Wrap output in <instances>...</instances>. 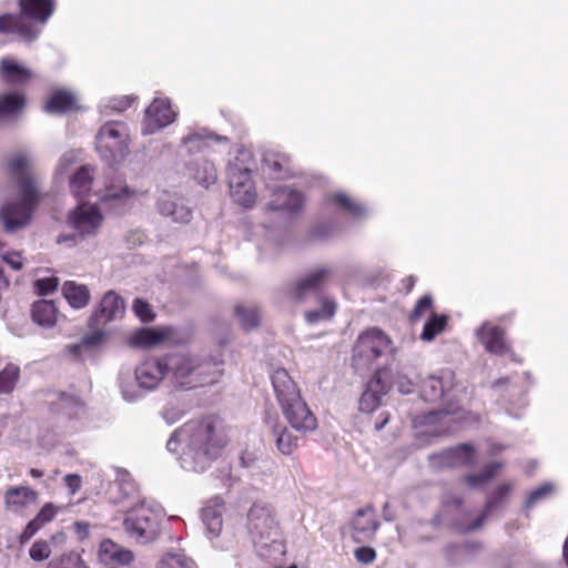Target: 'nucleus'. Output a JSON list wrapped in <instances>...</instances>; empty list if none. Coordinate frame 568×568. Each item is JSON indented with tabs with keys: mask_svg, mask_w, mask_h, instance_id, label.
Listing matches in <instances>:
<instances>
[{
	"mask_svg": "<svg viewBox=\"0 0 568 568\" xmlns=\"http://www.w3.org/2000/svg\"><path fill=\"white\" fill-rule=\"evenodd\" d=\"M222 420L207 416L191 420L175 430L166 443L168 450L178 453L182 468L187 471H204L226 445Z\"/></svg>",
	"mask_w": 568,
	"mask_h": 568,
	"instance_id": "1",
	"label": "nucleus"
},
{
	"mask_svg": "<svg viewBox=\"0 0 568 568\" xmlns=\"http://www.w3.org/2000/svg\"><path fill=\"white\" fill-rule=\"evenodd\" d=\"M32 162V158L23 152L16 153L8 160V170L18 181L19 197L7 201L0 210V219L7 232L13 233L28 226L41 201L42 195L31 174Z\"/></svg>",
	"mask_w": 568,
	"mask_h": 568,
	"instance_id": "2",
	"label": "nucleus"
},
{
	"mask_svg": "<svg viewBox=\"0 0 568 568\" xmlns=\"http://www.w3.org/2000/svg\"><path fill=\"white\" fill-rule=\"evenodd\" d=\"M168 376L176 387L193 388L219 381L223 373L221 355L202 356L178 352L164 355Z\"/></svg>",
	"mask_w": 568,
	"mask_h": 568,
	"instance_id": "3",
	"label": "nucleus"
},
{
	"mask_svg": "<svg viewBox=\"0 0 568 568\" xmlns=\"http://www.w3.org/2000/svg\"><path fill=\"white\" fill-rule=\"evenodd\" d=\"M271 378L282 413L291 427L301 434L315 430L317 419L301 397L288 373L278 368L273 372Z\"/></svg>",
	"mask_w": 568,
	"mask_h": 568,
	"instance_id": "4",
	"label": "nucleus"
},
{
	"mask_svg": "<svg viewBox=\"0 0 568 568\" xmlns=\"http://www.w3.org/2000/svg\"><path fill=\"white\" fill-rule=\"evenodd\" d=\"M168 376L164 356L150 357L140 363L134 371L122 367L118 382L122 397L126 402H135L149 392L159 387Z\"/></svg>",
	"mask_w": 568,
	"mask_h": 568,
	"instance_id": "5",
	"label": "nucleus"
},
{
	"mask_svg": "<svg viewBox=\"0 0 568 568\" xmlns=\"http://www.w3.org/2000/svg\"><path fill=\"white\" fill-rule=\"evenodd\" d=\"M255 166L252 153L245 149L237 150L236 155L227 165L230 196L236 204L245 209L252 207L257 199L252 179Z\"/></svg>",
	"mask_w": 568,
	"mask_h": 568,
	"instance_id": "6",
	"label": "nucleus"
},
{
	"mask_svg": "<svg viewBox=\"0 0 568 568\" xmlns=\"http://www.w3.org/2000/svg\"><path fill=\"white\" fill-rule=\"evenodd\" d=\"M247 531L261 556H267L265 550L272 547L281 551L280 531L268 508L253 505L247 514Z\"/></svg>",
	"mask_w": 568,
	"mask_h": 568,
	"instance_id": "7",
	"label": "nucleus"
},
{
	"mask_svg": "<svg viewBox=\"0 0 568 568\" xmlns=\"http://www.w3.org/2000/svg\"><path fill=\"white\" fill-rule=\"evenodd\" d=\"M103 221V214L97 204L81 203L68 214V224L74 233L58 236L57 243L74 245L80 240L93 237L99 233Z\"/></svg>",
	"mask_w": 568,
	"mask_h": 568,
	"instance_id": "8",
	"label": "nucleus"
},
{
	"mask_svg": "<svg viewBox=\"0 0 568 568\" xmlns=\"http://www.w3.org/2000/svg\"><path fill=\"white\" fill-rule=\"evenodd\" d=\"M392 352V341L378 328L362 333L353 348V366L357 369L372 368L381 356Z\"/></svg>",
	"mask_w": 568,
	"mask_h": 568,
	"instance_id": "9",
	"label": "nucleus"
},
{
	"mask_svg": "<svg viewBox=\"0 0 568 568\" xmlns=\"http://www.w3.org/2000/svg\"><path fill=\"white\" fill-rule=\"evenodd\" d=\"M97 151L105 162L123 160L129 151V130L123 122H108L97 134Z\"/></svg>",
	"mask_w": 568,
	"mask_h": 568,
	"instance_id": "10",
	"label": "nucleus"
},
{
	"mask_svg": "<svg viewBox=\"0 0 568 568\" xmlns=\"http://www.w3.org/2000/svg\"><path fill=\"white\" fill-rule=\"evenodd\" d=\"M161 509L146 505L144 501L131 509L124 519V529L140 542L153 540L158 532Z\"/></svg>",
	"mask_w": 568,
	"mask_h": 568,
	"instance_id": "11",
	"label": "nucleus"
},
{
	"mask_svg": "<svg viewBox=\"0 0 568 568\" xmlns=\"http://www.w3.org/2000/svg\"><path fill=\"white\" fill-rule=\"evenodd\" d=\"M459 420L458 409H444L418 416L414 424L419 428L417 436L439 437L458 429Z\"/></svg>",
	"mask_w": 568,
	"mask_h": 568,
	"instance_id": "12",
	"label": "nucleus"
},
{
	"mask_svg": "<svg viewBox=\"0 0 568 568\" xmlns=\"http://www.w3.org/2000/svg\"><path fill=\"white\" fill-rule=\"evenodd\" d=\"M156 212L171 223L189 224L193 219V210L178 194L162 193L155 202Z\"/></svg>",
	"mask_w": 568,
	"mask_h": 568,
	"instance_id": "13",
	"label": "nucleus"
},
{
	"mask_svg": "<svg viewBox=\"0 0 568 568\" xmlns=\"http://www.w3.org/2000/svg\"><path fill=\"white\" fill-rule=\"evenodd\" d=\"M175 118L176 112L172 110L171 102L168 99L155 98L144 112L142 133L153 134L174 122Z\"/></svg>",
	"mask_w": 568,
	"mask_h": 568,
	"instance_id": "14",
	"label": "nucleus"
},
{
	"mask_svg": "<svg viewBox=\"0 0 568 568\" xmlns=\"http://www.w3.org/2000/svg\"><path fill=\"white\" fill-rule=\"evenodd\" d=\"M390 388V379L386 369H377L368 381L364 393L359 398V409L363 413H373L382 405L383 397Z\"/></svg>",
	"mask_w": 568,
	"mask_h": 568,
	"instance_id": "15",
	"label": "nucleus"
},
{
	"mask_svg": "<svg viewBox=\"0 0 568 568\" xmlns=\"http://www.w3.org/2000/svg\"><path fill=\"white\" fill-rule=\"evenodd\" d=\"M38 498V491L29 486H10L3 494V507L8 513L22 515Z\"/></svg>",
	"mask_w": 568,
	"mask_h": 568,
	"instance_id": "16",
	"label": "nucleus"
},
{
	"mask_svg": "<svg viewBox=\"0 0 568 568\" xmlns=\"http://www.w3.org/2000/svg\"><path fill=\"white\" fill-rule=\"evenodd\" d=\"M124 312L123 298L114 291H109L103 295L99 307L92 314L91 323L94 326L105 325L109 322L122 318Z\"/></svg>",
	"mask_w": 568,
	"mask_h": 568,
	"instance_id": "17",
	"label": "nucleus"
},
{
	"mask_svg": "<svg viewBox=\"0 0 568 568\" xmlns=\"http://www.w3.org/2000/svg\"><path fill=\"white\" fill-rule=\"evenodd\" d=\"M174 334L171 326L140 328L130 336L129 343L133 347L151 348L174 342Z\"/></svg>",
	"mask_w": 568,
	"mask_h": 568,
	"instance_id": "18",
	"label": "nucleus"
},
{
	"mask_svg": "<svg viewBox=\"0 0 568 568\" xmlns=\"http://www.w3.org/2000/svg\"><path fill=\"white\" fill-rule=\"evenodd\" d=\"M379 527L376 511L366 506L356 511L352 520V536L356 542L369 541Z\"/></svg>",
	"mask_w": 568,
	"mask_h": 568,
	"instance_id": "19",
	"label": "nucleus"
},
{
	"mask_svg": "<svg viewBox=\"0 0 568 568\" xmlns=\"http://www.w3.org/2000/svg\"><path fill=\"white\" fill-rule=\"evenodd\" d=\"M138 194L136 190L130 189L125 183L112 184L105 189L101 201L108 209L120 214L132 205Z\"/></svg>",
	"mask_w": 568,
	"mask_h": 568,
	"instance_id": "20",
	"label": "nucleus"
},
{
	"mask_svg": "<svg viewBox=\"0 0 568 568\" xmlns=\"http://www.w3.org/2000/svg\"><path fill=\"white\" fill-rule=\"evenodd\" d=\"M331 274L332 268L328 266H321L311 271L296 282L292 291L293 298L303 301L307 295L316 293L326 283Z\"/></svg>",
	"mask_w": 568,
	"mask_h": 568,
	"instance_id": "21",
	"label": "nucleus"
},
{
	"mask_svg": "<svg viewBox=\"0 0 568 568\" xmlns=\"http://www.w3.org/2000/svg\"><path fill=\"white\" fill-rule=\"evenodd\" d=\"M303 205L304 196L301 192L287 186H282L274 192L273 199L265 205V211H287L295 213L301 211Z\"/></svg>",
	"mask_w": 568,
	"mask_h": 568,
	"instance_id": "22",
	"label": "nucleus"
},
{
	"mask_svg": "<svg viewBox=\"0 0 568 568\" xmlns=\"http://www.w3.org/2000/svg\"><path fill=\"white\" fill-rule=\"evenodd\" d=\"M98 557L99 560L105 565H129L134 559V555L131 550L118 545L111 539H104L100 542Z\"/></svg>",
	"mask_w": 568,
	"mask_h": 568,
	"instance_id": "23",
	"label": "nucleus"
},
{
	"mask_svg": "<svg viewBox=\"0 0 568 568\" xmlns=\"http://www.w3.org/2000/svg\"><path fill=\"white\" fill-rule=\"evenodd\" d=\"M0 32L16 33L23 40L31 41L39 36L40 29L26 22L21 17L4 14L0 16Z\"/></svg>",
	"mask_w": 568,
	"mask_h": 568,
	"instance_id": "24",
	"label": "nucleus"
},
{
	"mask_svg": "<svg viewBox=\"0 0 568 568\" xmlns=\"http://www.w3.org/2000/svg\"><path fill=\"white\" fill-rule=\"evenodd\" d=\"M0 75L4 83L9 85H19L27 83L32 78V71L18 63L12 58H3L0 61Z\"/></svg>",
	"mask_w": 568,
	"mask_h": 568,
	"instance_id": "25",
	"label": "nucleus"
},
{
	"mask_svg": "<svg viewBox=\"0 0 568 568\" xmlns=\"http://www.w3.org/2000/svg\"><path fill=\"white\" fill-rule=\"evenodd\" d=\"M23 17L44 24L55 10V0H20Z\"/></svg>",
	"mask_w": 568,
	"mask_h": 568,
	"instance_id": "26",
	"label": "nucleus"
},
{
	"mask_svg": "<svg viewBox=\"0 0 568 568\" xmlns=\"http://www.w3.org/2000/svg\"><path fill=\"white\" fill-rule=\"evenodd\" d=\"M511 488L513 486L509 483H504L496 487L487 498L483 514L474 523L469 524L466 527L464 526V532L473 531L480 528L487 515L490 514L496 507L501 505L508 498Z\"/></svg>",
	"mask_w": 568,
	"mask_h": 568,
	"instance_id": "27",
	"label": "nucleus"
},
{
	"mask_svg": "<svg viewBox=\"0 0 568 568\" xmlns=\"http://www.w3.org/2000/svg\"><path fill=\"white\" fill-rule=\"evenodd\" d=\"M223 501L221 498L210 500L202 509V521L211 538L217 537L223 525Z\"/></svg>",
	"mask_w": 568,
	"mask_h": 568,
	"instance_id": "28",
	"label": "nucleus"
},
{
	"mask_svg": "<svg viewBox=\"0 0 568 568\" xmlns=\"http://www.w3.org/2000/svg\"><path fill=\"white\" fill-rule=\"evenodd\" d=\"M462 517V499L458 494L447 493L444 495L438 521L443 525L455 526Z\"/></svg>",
	"mask_w": 568,
	"mask_h": 568,
	"instance_id": "29",
	"label": "nucleus"
},
{
	"mask_svg": "<svg viewBox=\"0 0 568 568\" xmlns=\"http://www.w3.org/2000/svg\"><path fill=\"white\" fill-rule=\"evenodd\" d=\"M62 295L72 308H84L91 298L90 290L84 284L67 281L62 285Z\"/></svg>",
	"mask_w": 568,
	"mask_h": 568,
	"instance_id": "30",
	"label": "nucleus"
},
{
	"mask_svg": "<svg viewBox=\"0 0 568 568\" xmlns=\"http://www.w3.org/2000/svg\"><path fill=\"white\" fill-rule=\"evenodd\" d=\"M430 467L435 470H446L457 467L462 463V445L446 448L442 452L429 455Z\"/></svg>",
	"mask_w": 568,
	"mask_h": 568,
	"instance_id": "31",
	"label": "nucleus"
},
{
	"mask_svg": "<svg viewBox=\"0 0 568 568\" xmlns=\"http://www.w3.org/2000/svg\"><path fill=\"white\" fill-rule=\"evenodd\" d=\"M57 514L58 508L52 503L44 504L37 516L26 526L20 537L21 542L32 538L44 525L53 520Z\"/></svg>",
	"mask_w": 568,
	"mask_h": 568,
	"instance_id": "32",
	"label": "nucleus"
},
{
	"mask_svg": "<svg viewBox=\"0 0 568 568\" xmlns=\"http://www.w3.org/2000/svg\"><path fill=\"white\" fill-rule=\"evenodd\" d=\"M31 317L43 327H52L58 320V308L52 301L40 300L32 304Z\"/></svg>",
	"mask_w": 568,
	"mask_h": 568,
	"instance_id": "33",
	"label": "nucleus"
},
{
	"mask_svg": "<svg viewBox=\"0 0 568 568\" xmlns=\"http://www.w3.org/2000/svg\"><path fill=\"white\" fill-rule=\"evenodd\" d=\"M481 342L490 353L503 355L508 351L504 338V331L498 326L485 328L481 333Z\"/></svg>",
	"mask_w": 568,
	"mask_h": 568,
	"instance_id": "34",
	"label": "nucleus"
},
{
	"mask_svg": "<svg viewBox=\"0 0 568 568\" xmlns=\"http://www.w3.org/2000/svg\"><path fill=\"white\" fill-rule=\"evenodd\" d=\"M24 106V97L19 92L0 95V123L18 114Z\"/></svg>",
	"mask_w": 568,
	"mask_h": 568,
	"instance_id": "35",
	"label": "nucleus"
},
{
	"mask_svg": "<svg viewBox=\"0 0 568 568\" xmlns=\"http://www.w3.org/2000/svg\"><path fill=\"white\" fill-rule=\"evenodd\" d=\"M24 106V97L19 92L0 95V123L18 114Z\"/></svg>",
	"mask_w": 568,
	"mask_h": 568,
	"instance_id": "36",
	"label": "nucleus"
},
{
	"mask_svg": "<svg viewBox=\"0 0 568 568\" xmlns=\"http://www.w3.org/2000/svg\"><path fill=\"white\" fill-rule=\"evenodd\" d=\"M77 109V98L69 91H57L44 104L49 113L67 112Z\"/></svg>",
	"mask_w": 568,
	"mask_h": 568,
	"instance_id": "37",
	"label": "nucleus"
},
{
	"mask_svg": "<svg viewBox=\"0 0 568 568\" xmlns=\"http://www.w3.org/2000/svg\"><path fill=\"white\" fill-rule=\"evenodd\" d=\"M273 435L277 449L284 455H291L298 446L300 437L292 434L285 426L274 425Z\"/></svg>",
	"mask_w": 568,
	"mask_h": 568,
	"instance_id": "38",
	"label": "nucleus"
},
{
	"mask_svg": "<svg viewBox=\"0 0 568 568\" xmlns=\"http://www.w3.org/2000/svg\"><path fill=\"white\" fill-rule=\"evenodd\" d=\"M193 178L194 180L202 186L209 187L210 185L214 184L217 179V173L214 164L203 159L201 161H197L194 163L193 166Z\"/></svg>",
	"mask_w": 568,
	"mask_h": 568,
	"instance_id": "39",
	"label": "nucleus"
},
{
	"mask_svg": "<svg viewBox=\"0 0 568 568\" xmlns=\"http://www.w3.org/2000/svg\"><path fill=\"white\" fill-rule=\"evenodd\" d=\"M93 181V169L89 165L82 166L71 179L70 187L75 196L87 194Z\"/></svg>",
	"mask_w": 568,
	"mask_h": 568,
	"instance_id": "40",
	"label": "nucleus"
},
{
	"mask_svg": "<svg viewBox=\"0 0 568 568\" xmlns=\"http://www.w3.org/2000/svg\"><path fill=\"white\" fill-rule=\"evenodd\" d=\"M235 314L244 329H252L260 324V311L253 304H239L235 307Z\"/></svg>",
	"mask_w": 568,
	"mask_h": 568,
	"instance_id": "41",
	"label": "nucleus"
},
{
	"mask_svg": "<svg viewBox=\"0 0 568 568\" xmlns=\"http://www.w3.org/2000/svg\"><path fill=\"white\" fill-rule=\"evenodd\" d=\"M447 326V316L446 315H437L432 313L430 317L424 324L420 339L424 342H432L438 336L440 333L445 331Z\"/></svg>",
	"mask_w": 568,
	"mask_h": 568,
	"instance_id": "42",
	"label": "nucleus"
},
{
	"mask_svg": "<svg viewBox=\"0 0 568 568\" xmlns=\"http://www.w3.org/2000/svg\"><path fill=\"white\" fill-rule=\"evenodd\" d=\"M332 203L335 204L341 211L354 216L362 217L367 213L366 207L363 205L355 203L351 197H348L343 192H337L332 195Z\"/></svg>",
	"mask_w": 568,
	"mask_h": 568,
	"instance_id": "43",
	"label": "nucleus"
},
{
	"mask_svg": "<svg viewBox=\"0 0 568 568\" xmlns=\"http://www.w3.org/2000/svg\"><path fill=\"white\" fill-rule=\"evenodd\" d=\"M158 568H197V566L183 552H168L161 558Z\"/></svg>",
	"mask_w": 568,
	"mask_h": 568,
	"instance_id": "44",
	"label": "nucleus"
},
{
	"mask_svg": "<svg viewBox=\"0 0 568 568\" xmlns=\"http://www.w3.org/2000/svg\"><path fill=\"white\" fill-rule=\"evenodd\" d=\"M443 378L429 376L422 384V396L427 402H435L444 395Z\"/></svg>",
	"mask_w": 568,
	"mask_h": 568,
	"instance_id": "45",
	"label": "nucleus"
},
{
	"mask_svg": "<svg viewBox=\"0 0 568 568\" xmlns=\"http://www.w3.org/2000/svg\"><path fill=\"white\" fill-rule=\"evenodd\" d=\"M47 568H89L80 554L70 551L52 559Z\"/></svg>",
	"mask_w": 568,
	"mask_h": 568,
	"instance_id": "46",
	"label": "nucleus"
},
{
	"mask_svg": "<svg viewBox=\"0 0 568 568\" xmlns=\"http://www.w3.org/2000/svg\"><path fill=\"white\" fill-rule=\"evenodd\" d=\"M335 314V303L329 300H323L320 308L308 311L305 313V320L310 324H315L321 321H327Z\"/></svg>",
	"mask_w": 568,
	"mask_h": 568,
	"instance_id": "47",
	"label": "nucleus"
},
{
	"mask_svg": "<svg viewBox=\"0 0 568 568\" xmlns=\"http://www.w3.org/2000/svg\"><path fill=\"white\" fill-rule=\"evenodd\" d=\"M501 467H503L501 463H490V464L486 465L479 474L468 475L465 478V481L469 486H474V487L483 485V484L489 481L491 478H494L496 476V474L498 473V470L501 469Z\"/></svg>",
	"mask_w": 568,
	"mask_h": 568,
	"instance_id": "48",
	"label": "nucleus"
},
{
	"mask_svg": "<svg viewBox=\"0 0 568 568\" xmlns=\"http://www.w3.org/2000/svg\"><path fill=\"white\" fill-rule=\"evenodd\" d=\"M20 369L13 364H8L0 372V394H8L13 390L18 379Z\"/></svg>",
	"mask_w": 568,
	"mask_h": 568,
	"instance_id": "49",
	"label": "nucleus"
},
{
	"mask_svg": "<svg viewBox=\"0 0 568 568\" xmlns=\"http://www.w3.org/2000/svg\"><path fill=\"white\" fill-rule=\"evenodd\" d=\"M113 486L123 494V497L130 496L135 490V485L130 474L124 469H115V480Z\"/></svg>",
	"mask_w": 568,
	"mask_h": 568,
	"instance_id": "50",
	"label": "nucleus"
},
{
	"mask_svg": "<svg viewBox=\"0 0 568 568\" xmlns=\"http://www.w3.org/2000/svg\"><path fill=\"white\" fill-rule=\"evenodd\" d=\"M264 170L276 179H282L286 175L287 170L285 169V159L284 158H273L267 156L263 160Z\"/></svg>",
	"mask_w": 568,
	"mask_h": 568,
	"instance_id": "51",
	"label": "nucleus"
},
{
	"mask_svg": "<svg viewBox=\"0 0 568 568\" xmlns=\"http://www.w3.org/2000/svg\"><path fill=\"white\" fill-rule=\"evenodd\" d=\"M132 308L140 321L144 323L151 322L154 318V313L151 305L141 298H135L133 301Z\"/></svg>",
	"mask_w": 568,
	"mask_h": 568,
	"instance_id": "52",
	"label": "nucleus"
},
{
	"mask_svg": "<svg viewBox=\"0 0 568 568\" xmlns=\"http://www.w3.org/2000/svg\"><path fill=\"white\" fill-rule=\"evenodd\" d=\"M29 555L34 561H42L50 557L51 548L45 540H37L30 548Z\"/></svg>",
	"mask_w": 568,
	"mask_h": 568,
	"instance_id": "53",
	"label": "nucleus"
},
{
	"mask_svg": "<svg viewBox=\"0 0 568 568\" xmlns=\"http://www.w3.org/2000/svg\"><path fill=\"white\" fill-rule=\"evenodd\" d=\"M432 307H433V298L430 295H424L423 297H420L415 307H414V311L412 313V321L413 322H416L418 320H420L426 313L430 312V314L433 313L432 312Z\"/></svg>",
	"mask_w": 568,
	"mask_h": 568,
	"instance_id": "54",
	"label": "nucleus"
},
{
	"mask_svg": "<svg viewBox=\"0 0 568 568\" xmlns=\"http://www.w3.org/2000/svg\"><path fill=\"white\" fill-rule=\"evenodd\" d=\"M59 285V280L57 277H44L39 278L34 283L36 291L39 295H49L53 293Z\"/></svg>",
	"mask_w": 568,
	"mask_h": 568,
	"instance_id": "55",
	"label": "nucleus"
},
{
	"mask_svg": "<svg viewBox=\"0 0 568 568\" xmlns=\"http://www.w3.org/2000/svg\"><path fill=\"white\" fill-rule=\"evenodd\" d=\"M206 136L199 132H191L182 139L184 145H191L190 150H201L205 145Z\"/></svg>",
	"mask_w": 568,
	"mask_h": 568,
	"instance_id": "56",
	"label": "nucleus"
},
{
	"mask_svg": "<svg viewBox=\"0 0 568 568\" xmlns=\"http://www.w3.org/2000/svg\"><path fill=\"white\" fill-rule=\"evenodd\" d=\"M2 260L10 265L11 268L19 271L23 266V258L19 252H8L1 255Z\"/></svg>",
	"mask_w": 568,
	"mask_h": 568,
	"instance_id": "57",
	"label": "nucleus"
},
{
	"mask_svg": "<svg viewBox=\"0 0 568 568\" xmlns=\"http://www.w3.org/2000/svg\"><path fill=\"white\" fill-rule=\"evenodd\" d=\"M132 99L130 97L114 98L110 100L105 108H109L116 112H122L131 105Z\"/></svg>",
	"mask_w": 568,
	"mask_h": 568,
	"instance_id": "58",
	"label": "nucleus"
},
{
	"mask_svg": "<svg viewBox=\"0 0 568 568\" xmlns=\"http://www.w3.org/2000/svg\"><path fill=\"white\" fill-rule=\"evenodd\" d=\"M375 556V550L371 547H361L355 551V558L362 564H371Z\"/></svg>",
	"mask_w": 568,
	"mask_h": 568,
	"instance_id": "59",
	"label": "nucleus"
},
{
	"mask_svg": "<svg viewBox=\"0 0 568 568\" xmlns=\"http://www.w3.org/2000/svg\"><path fill=\"white\" fill-rule=\"evenodd\" d=\"M445 557L450 565H456L459 560L462 549L458 544H450L445 548Z\"/></svg>",
	"mask_w": 568,
	"mask_h": 568,
	"instance_id": "60",
	"label": "nucleus"
},
{
	"mask_svg": "<svg viewBox=\"0 0 568 568\" xmlns=\"http://www.w3.org/2000/svg\"><path fill=\"white\" fill-rule=\"evenodd\" d=\"M64 483L69 488L70 493L74 495L81 487V477L77 474H69L64 477Z\"/></svg>",
	"mask_w": 568,
	"mask_h": 568,
	"instance_id": "61",
	"label": "nucleus"
},
{
	"mask_svg": "<svg viewBox=\"0 0 568 568\" xmlns=\"http://www.w3.org/2000/svg\"><path fill=\"white\" fill-rule=\"evenodd\" d=\"M396 384L402 394H410L414 390V382L402 374L398 375Z\"/></svg>",
	"mask_w": 568,
	"mask_h": 568,
	"instance_id": "62",
	"label": "nucleus"
},
{
	"mask_svg": "<svg viewBox=\"0 0 568 568\" xmlns=\"http://www.w3.org/2000/svg\"><path fill=\"white\" fill-rule=\"evenodd\" d=\"M550 491V488L547 486L539 487L530 493L527 499V505L531 506L535 503H537L539 499H541L544 496H546Z\"/></svg>",
	"mask_w": 568,
	"mask_h": 568,
	"instance_id": "63",
	"label": "nucleus"
},
{
	"mask_svg": "<svg viewBox=\"0 0 568 568\" xmlns=\"http://www.w3.org/2000/svg\"><path fill=\"white\" fill-rule=\"evenodd\" d=\"M74 530L80 539H84L89 535L90 525L84 521H77L74 524Z\"/></svg>",
	"mask_w": 568,
	"mask_h": 568,
	"instance_id": "64",
	"label": "nucleus"
}]
</instances>
